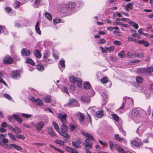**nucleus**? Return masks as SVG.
Here are the masks:
<instances>
[{"instance_id": "obj_1", "label": "nucleus", "mask_w": 153, "mask_h": 153, "mask_svg": "<svg viewBox=\"0 0 153 153\" xmlns=\"http://www.w3.org/2000/svg\"><path fill=\"white\" fill-rule=\"evenodd\" d=\"M67 124H62L60 126L61 131H59V134L61 136L65 138V143L69 142L68 139L70 138L71 136L69 134L67 133L68 131V127L66 126Z\"/></svg>"}, {"instance_id": "obj_2", "label": "nucleus", "mask_w": 153, "mask_h": 153, "mask_svg": "<svg viewBox=\"0 0 153 153\" xmlns=\"http://www.w3.org/2000/svg\"><path fill=\"white\" fill-rule=\"evenodd\" d=\"M58 117L60 120L62 124H67V120L66 118L67 115L65 114H63L62 113H59L58 114Z\"/></svg>"}, {"instance_id": "obj_3", "label": "nucleus", "mask_w": 153, "mask_h": 153, "mask_svg": "<svg viewBox=\"0 0 153 153\" xmlns=\"http://www.w3.org/2000/svg\"><path fill=\"white\" fill-rule=\"evenodd\" d=\"M76 6V4L72 1H70L65 5V8L68 10H71Z\"/></svg>"}, {"instance_id": "obj_4", "label": "nucleus", "mask_w": 153, "mask_h": 153, "mask_svg": "<svg viewBox=\"0 0 153 153\" xmlns=\"http://www.w3.org/2000/svg\"><path fill=\"white\" fill-rule=\"evenodd\" d=\"M78 103L77 101L74 99H71L69 100V102L66 104L67 106L69 107L76 106V105Z\"/></svg>"}, {"instance_id": "obj_5", "label": "nucleus", "mask_w": 153, "mask_h": 153, "mask_svg": "<svg viewBox=\"0 0 153 153\" xmlns=\"http://www.w3.org/2000/svg\"><path fill=\"white\" fill-rule=\"evenodd\" d=\"M3 62L5 64H11L13 63V59L10 56H6L4 58Z\"/></svg>"}, {"instance_id": "obj_6", "label": "nucleus", "mask_w": 153, "mask_h": 153, "mask_svg": "<svg viewBox=\"0 0 153 153\" xmlns=\"http://www.w3.org/2000/svg\"><path fill=\"white\" fill-rule=\"evenodd\" d=\"M77 117L80 123H82L85 119V117L83 113L81 112H78L77 114Z\"/></svg>"}, {"instance_id": "obj_7", "label": "nucleus", "mask_w": 153, "mask_h": 153, "mask_svg": "<svg viewBox=\"0 0 153 153\" xmlns=\"http://www.w3.org/2000/svg\"><path fill=\"white\" fill-rule=\"evenodd\" d=\"M36 130L38 131H41L44 126V123L42 121H40L37 124L33 125Z\"/></svg>"}, {"instance_id": "obj_8", "label": "nucleus", "mask_w": 153, "mask_h": 153, "mask_svg": "<svg viewBox=\"0 0 153 153\" xmlns=\"http://www.w3.org/2000/svg\"><path fill=\"white\" fill-rule=\"evenodd\" d=\"M21 53L22 55L24 56H28L30 54V51L26 48L22 49L21 51Z\"/></svg>"}, {"instance_id": "obj_9", "label": "nucleus", "mask_w": 153, "mask_h": 153, "mask_svg": "<svg viewBox=\"0 0 153 153\" xmlns=\"http://www.w3.org/2000/svg\"><path fill=\"white\" fill-rule=\"evenodd\" d=\"M148 123L149 122H148L143 123L142 125L139 126V128L141 129L143 131H145L149 127Z\"/></svg>"}, {"instance_id": "obj_10", "label": "nucleus", "mask_w": 153, "mask_h": 153, "mask_svg": "<svg viewBox=\"0 0 153 153\" xmlns=\"http://www.w3.org/2000/svg\"><path fill=\"white\" fill-rule=\"evenodd\" d=\"M12 77L14 79L19 77L20 76V73L16 70H15L11 73Z\"/></svg>"}, {"instance_id": "obj_11", "label": "nucleus", "mask_w": 153, "mask_h": 153, "mask_svg": "<svg viewBox=\"0 0 153 153\" xmlns=\"http://www.w3.org/2000/svg\"><path fill=\"white\" fill-rule=\"evenodd\" d=\"M131 114L132 117H135L138 116L140 115V111L137 109H134L131 112Z\"/></svg>"}, {"instance_id": "obj_12", "label": "nucleus", "mask_w": 153, "mask_h": 153, "mask_svg": "<svg viewBox=\"0 0 153 153\" xmlns=\"http://www.w3.org/2000/svg\"><path fill=\"white\" fill-rule=\"evenodd\" d=\"M123 7L126 11H128L129 10H132L133 6L132 4L130 3H128L125 5H124Z\"/></svg>"}, {"instance_id": "obj_13", "label": "nucleus", "mask_w": 153, "mask_h": 153, "mask_svg": "<svg viewBox=\"0 0 153 153\" xmlns=\"http://www.w3.org/2000/svg\"><path fill=\"white\" fill-rule=\"evenodd\" d=\"M13 117L19 123L21 124L22 123V120L18 115L17 114H13Z\"/></svg>"}, {"instance_id": "obj_14", "label": "nucleus", "mask_w": 153, "mask_h": 153, "mask_svg": "<svg viewBox=\"0 0 153 153\" xmlns=\"http://www.w3.org/2000/svg\"><path fill=\"white\" fill-rule=\"evenodd\" d=\"M48 132L49 134L52 137H54L56 136L55 132L51 127H50L48 128Z\"/></svg>"}, {"instance_id": "obj_15", "label": "nucleus", "mask_w": 153, "mask_h": 153, "mask_svg": "<svg viewBox=\"0 0 153 153\" xmlns=\"http://www.w3.org/2000/svg\"><path fill=\"white\" fill-rule=\"evenodd\" d=\"M70 127L71 131H74L76 128H78V126L76 124H73L71 123L70 125Z\"/></svg>"}, {"instance_id": "obj_16", "label": "nucleus", "mask_w": 153, "mask_h": 153, "mask_svg": "<svg viewBox=\"0 0 153 153\" xmlns=\"http://www.w3.org/2000/svg\"><path fill=\"white\" fill-rule=\"evenodd\" d=\"M66 149L68 151L71 153H79L76 150L71 147H67Z\"/></svg>"}, {"instance_id": "obj_17", "label": "nucleus", "mask_w": 153, "mask_h": 153, "mask_svg": "<svg viewBox=\"0 0 153 153\" xmlns=\"http://www.w3.org/2000/svg\"><path fill=\"white\" fill-rule=\"evenodd\" d=\"M39 22L37 21L35 26V29L37 33L40 35H41V32L39 26Z\"/></svg>"}, {"instance_id": "obj_18", "label": "nucleus", "mask_w": 153, "mask_h": 153, "mask_svg": "<svg viewBox=\"0 0 153 153\" xmlns=\"http://www.w3.org/2000/svg\"><path fill=\"white\" fill-rule=\"evenodd\" d=\"M35 56L37 58H41L42 54L38 49H36L34 53Z\"/></svg>"}, {"instance_id": "obj_19", "label": "nucleus", "mask_w": 153, "mask_h": 153, "mask_svg": "<svg viewBox=\"0 0 153 153\" xmlns=\"http://www.w3.org/2000/svg\"><path fill=\"white\" fill-rule=\"evenodd\" d=\"M11 146L15 148L17 150L21 151L23 149V148L22 147L16 144L12 143L11 144Z\"/></svg>"}, {"instance_id": "obj_20", "label": "nucleus", "mask_w": 153, "mask_h": 153, "mask_svg": "<svg viewBox=\"0 0 153 153\" xmlns=\"http://www.w3.org/2000/svg\"><path fill=\"white\" fill-rule=\"evenodd\" d=\"M81 99L82 101L85 102H90V98L86 96H83L81 97Z\"/></svg>"}, {"instance_id": "obj_21", "label": "nucleus", "mask_w": 153, "mask_h": 153, "mask_svg": "<svg viewBox=\"0 0 153 153\" xmlns=\"http://www.w3.org/2000/svg\"><path fill=\"white\" fill-rule=\"evenodd\" d=\"M128 23L136 29H137L139 28V26L138 24L134 22L129 21L128 22Z\"/></svg>"}, {"instance_id": "obj_22", "label": "nucleus", "mask_w": 153, "mask_h": 153, "mask_svg": "<svg viewBox=\"0 0 153 153\" xmlns=\"http://www.w3.org/2000/svg\"><path fill=\"white\" fill-rule=\"evenodd\" d=\"M96 115L97 117L99 118H100L102 117L103 115V112L102 111H97L96 114Z\"/></svg>"}, {"instance_id": "obj_23", "label": "nucleus", "mask_w": 153, "mask_h": 153, "mask_svg": "<svg viewBox=\"0 0 153 153\" xmlns=\"http://www.w3.org/2000/svg\"><path fill=\"white\" fill-rule=\"evenodd\" d=\"M92 143H83L82 145L84 146V149L85 150L91 148L92 147Z\"/></svg>"}, {"instance_id": "obj_24", "label": "nucleus", "mask_w": 153, "mask_h": 153, "mask_svg": "<svg viewBox=\"0 0 153 153\" xmlns=\"http://www.w3.org/2000/svg\"><path fill=\"white\" fill-rule=\"evenodd\" d=\"M43 101L42 100L39 98L36 99L35 102L36 105L40 106H42L43 105Z\"/></svg>"}, {"instance_id": "obj_25", "label": "nucleus", "mask_w": 153, "mask_h": 153, "mask_svg": "<svg viewBox=\"0 0 153 153\" xmlns=\"http://www.w3.org/2000/svg\"><path fill=\"white\" fill-rule=\"evenodd\" d=\"M131 143L135 147L140 146L141 145V143H139L135 140L131 141Z\"/></svg>"}, {"instance_id": "obj_26", "label": "nucleus", "mask_w": 153, "mask_h": 153, "mask_svg": "<svg viewBox=\"0 0 153 153\" xmlns=\"http://www.w3.org/2000/svg\"><path fill=\"white\" fill-rule=\"evenodd\" d=\"M111 116L113 119L116 122H118L119 121V117L118 116L115 114H111Z\"/></svg>"}, {"instance_id": "obj_27", "label": "nucleus", "mask_w": 153, "mask_h": 153, "mask_svg": "<svg viewBox=\"0 0 153 153\" xmlns=\"http://www.w3.org/2000/svg\"><path fill=\"white\" fill-rule=\"evenodd\" d=\"M54 142L56 143L59 145L61 146H62L64 145V142L61 140H56L54 141Z\"/></svg>"}, {"instance_id": "obj_28", "label": "nucleus", "mask_w": 153, "mask_h": 153, "mask_svg": "<svg viewBox=\"0 0 153 153\" xmlns=\"http://www.w3.org/2000/svg\"><path fill=\"white\" fill-rule=\"evenodd\" d=\"M36 68L38 71L41 72L43 71L44 70L43 66L41 64H38L36 65Z\"/></svg>"}, {"instance_id": "obj_29", "label": "nucleus", "mask_w": 153, "mask_h": 153, "mask_svg": "<svg viewBox=\"0 0 153 153\" xmlns=\"http://www.w3.org/2000/svg\"><path fill=\"white\" fill-rule=\"evenodd\" d=\"M118 56L121 58H123L125 57V53L124 51H122L119 52L118 54Z\"/></svg>"}, {"instance_id": "obj_30", "label": "nucleus", "mask_w": 153, "mask_h": 153, "mask_svg": "<svg viewBox=\"0 0 153 153\" xmlns=\"http://www.w3.org/2000/svg\"><path fill=\"white\" fill-rule=\"evenodd\" d=\"M49 146L51 147L53 149L59 152H60L61 153H64V151H63L60 149H59L55 147V146H54L51 144H49Z\"/></svg>"}, {"instance_id": "obj_31", "label": "nucleus", "mask_w": 153, "mask_h": 153, "mask_svg": "<svg viewBox=\"0 0 153 153\" xmlns=\"http://www.w3.org/2000/svg\"><path fill=\"white\" fill-rule=\"evenodd\" d=\"M90 84L88 82H85L84 84V87L86 89H88L90 87Z\"/></svg>"}, {"instance_id": "obj_32", "label": "nucleus", "mask_w": 153, "mask_h": 153, "mask_svg": "<svg viewBox=\"0 0 153 153\" xmlns=\"http://www.w3.org/2000/svg\"><path fill=\"white\" fill-rule=\"evenodd\" d=\"M26 62L27 63L30 64L33 66L35 65V62L34 61L30 58H29L26 60Z\"/></svg>"}, {"instance_id": "obj_33", "label": "nucleus", "mask_w": 153, "mask_h": 153, "mask_svg": "<svg viewBox=\"0 0 153 153\" xmlns=\"http://www.w3.org/2000/svg\"><path fill=\"white\" fill-rule=\"evenodd\" d=\"M115 140L120 142H121L123 141V139L119 137L118 134H115L114 136Z\"/></svg>"}, {"instance_id": "obj_34", "label": "nucleus", "mask_w": 153, "mask_h": 153, "mask_svg": "<svg viewBox=\"0 0 153 153\" xmlns=\"http://www.w3.org/2000/svg\"><path fill=\"white\" fill-rule=\"evenodd\" d=\"M100 81L103 84L106 83L108 82V78L107 77H105L102 78L100 79Z\"/></svg>"}, {"instance_id": "obj_35", "label": "nucleus", "mask_w": 153, "mask_h": 153, "mask_svg": "<svg viewBox=\"0 0 153 153\" xmlns=\"http://www.w3.org/2000/svg\"><path fill=\"white\" fill-rule=\"evenodd\" d=\"M140 44H142L144 46L146 47H148L149 45V43L148 41H145L143 40H141Z\"/></svg>"}, {"instance_id": "obj_36", "label": "nucleus", "mask_w": 153, "mask_h": 153, "mask_svg": "<svg viewBox=\"0 0 153 153\" xmlns=\"http://www.w3.org/2000/svg\"><path fill=\"white\" fill-rule=\"evenodd\" d=\"M13 131L16 133H20L22 131V130L19 128L18 127L16 126H15Z\"/></svg>"}, {"instance_id": "obj_37", "label": "nucleus", "mask_w": 153, "mask_h": 153, "mask_svg": "<svg viewBox=\"0 0 153 153\" xmlns=\"http://www.w3.org/2000/svg\"><path fill=\"white\" fill-rule=\"evenodd\" d=\"M127 56L129 58H132L135 57L134 54L131 52H128L127 53Z\"/></svg>"}, {"instance_id": "obj_38", "label": "nucleus", "mask_w": 153, "mask_h": 153, "mask_svg": "<svg viewBox=\"0 0 153 153\" xmlns=\"http://www.w3.org/2000/svg\"><path fill=\"white\" fill-rule=\"evenodd\" d=\"M136 80L137 83H140L142 82L143 81V78L140 76H137L136 78Z\"/></svg>"}, {"instance_id": "obj_39", "label": "nucleus", "mask_w": 153, "mask_h": 153, "mask_svg": "<svg viewBox=\"0 0 153 153\" xmlns=\"http://www.w3.org/2000/svg\"><path fill=\"white\" fill-rule=\"evenodd\" d=\"M16 137L18 139H20L22 140H24L25 139V137L23 135H19L18 134H16Z\"/></svg>"}, {"instance_id": "obj_40", "label": "nucleus", "mask_w": 153, "mask_h": 153, "mask_svg": "<svg viewBox=\"0 0 153 153\" xmlns=\"http://www.w3.org/2000/svg\"><path fill=\"white\" fill-rule=\"evenodd\" d=\"M44 102L47 103H50L51 102V97H45L44 98Z\"/></svg>"}, {"instance_id": "obj_41", "label": "nucleus", "mask_w": 153, "mask_h": 153, "mask_svg": "<svg viewBox=\"0 0 153 153\" xmlns=\"http://www.w3.org/2000/svg\"><path fill=\"white\" fill-rule=\"evenodd\" d=\"M114 47L113 46H111L109 47H105V48L106 49V51L108 52L113 51L114 49Z\"/></svg>"}, {"instance_id": "obj_42", "label": "nucleus", "mask_w": 153, "mask_h": 153, "mask_svg": "<svg viewBox=\"0 0 153 153\" xmlns=\"http://www.w3.org/2000/svg\"><path fill=\"white\" fill-rule=\"evenodd\" d=\"M86 136V137L89 138V139L93 140L94 141L95 139L94 138V137L90 134L89 133H87V134H85Z\"/></svg>"}, {"instance_id": "obj_43", "label": "nucleus", "mask_w": 153, "mask_h": 153, "mask_svg": "<svg viewBox=\"0 0 153 153\" xmlns=\"http://www.w3.org/2000/svg\"><path fill=\"white\" fill-rule=\"evenodd\" d=\"M45 16L47 19L48 20H51L52 19V17L50 13L48 12L46 13H45Z\"/></svg>"}, {"instance_id": "obj_44", "label": "nucleus", "mask_w": 153, "mask_h": 153, "mask_svg": "<svg viewBox=\"0 0 153 153\" xmlns=\"http://www.w3.org/2000/svg\"><path fill=\"white\" fill-rule=\"evenodd\" d=\"M8 135L14 141H15L16 140V138L15 135L13 134L9 133L8 134Z\"/></svg>"}, {"instance_id": "obj_45", "label": "nucleus", "mask_w": 153, "mask_h": 153, "mask_svg": "<svg viewBox=\"0 0 153 153\" xmlns=\"http://www.w3.org/2000/svg\"><path fill=\"white\" fill-rule=\"evenodd\" d=\"M77 86L79 88H81L82 86V80L80 79L77 80Z\"/></svg>"}, {"instance_id": "obj_46", "label": "nucleus", "mask_w": 153, "mask_h": 153, "mask_svg": "<svg viewBox=\"0 0 153 153\" xmlns=\"http://www.w3.org/2000/svg\"><path fill=\"white\" fill-rule=\"evenodd\" d=\"M72 145L74 147L76 148H79L81 147L80 146L76 144V143L74 141L72 142Z\"/></svg>"}, {"instance_id": "obj_47", "label": "nucleus", "mask_w": 153, "mask_h": 153, "mask_svg": "<svg viewBox=\"0 0 153 153\" xmlns=\"http://www.w3.org/2000/svg\"><path fill=\"white\" fill-rule=\"evenodd\" d=\"M153 72V67H149L146 70V72L148 74H150Z\"/></svg>"}, {"instance_id": "obj_48", "label": "nucleus", "mask_w": 153, "mask_h": 153, "mask_svg": "<svg viewBox=\"0 0 153 153\" xmlns=\"http://www.w3.org/2000/svg\"><path fill=\"white\" fill-rule=\"evenodd\" d=\"M134 55H135V57H140V58H143V53L140 54L138 53H135Z\"/></svg>"}, {"instance_id": "obj_49", "label": "nucleus", "mask_w": 153, "mask_h": 153, "mask_svg": "<svg viewBox=\"0 0 153 153\" xmlns=\"http://www.w3.org/2000/svg\"><path fill=\"white\" fill-rule=\"evenodd\" d=\"M65 61L62 60H61L59 62V64L61 65V66L63 68H65Z\"/></svg>"}, {"instance_id": "obj_50", "label": "nucleus", "mask_w": 153, "mask_h": 153, "mask_svg": "<svg viewBox=\"0 0 153 153\" xmlns=\"http://www.w3.org/2000/svg\"><path fill=\"white\" fill-rule=\"evenodd\" d=\"M33 144L39 147L41 146H42L43 145H45V144L44 143H34Z\"/></svg>"}, {"instance_id": "obj_51", "label": "nucleus", "mask_w": 153, "mask_h": 153, "mask_svg": "<svg viewBox=\"0 0 153 153\" xmlns=\"http://www.w3.org/2000/svg\"><path fill=\"white\" fill-rule=\"evenodd\" d=\"M109 143L110 144V148L111 150H113L114 146V144L113 143V142L111 140L109 141Z\"/></svg>"}, {"instance_id": "obj_52", "label": "nucleus", "mask_w": 153, "mask_h": 153, "mask_svg": "<svg viewBox=\"0 0 153 153\" xmlns=\"http://www.w3.org/2000/svg\"><path fill=\"white\" fill-rule=\"evenodd\" d=\"M22 116L26 118H29L31 117V115L29 114L24 113L22 114Z\"/></svg>"}, {"instance_id": "obj_53", "label": "nucleus", "mask_w": 153, "mask_h": 153, "mask_svg": "<svg viewBox=\"0 0 153 153\" xmlns=\"http://www.w3.org/2000/svg\"><path fill=\"white\" fill-rule=\"evenodd\" d=\"M106 42V40L104 39H102L99 40V42H98V44H103L105 43Z\"/></svg>"}, {"instance_id": "obj_54", "label": "nucleus", "mask_w": 153, "mask_h": 153, "mask_svg": "<svg viewBox=\"0 0 153 153\" xmlns=\"http://www.w3.org/2000/svg\"><path fill=\"white\" fill-rule=\"evenodd\" d=\"M70 79L73 83H75L76 82V79L74 76L70 77Z\"/></svg>"}, {"instance_id": "obj_55", "label": "nucleus", "mask_w": 153, "mask_h": 153, "mask_svg": "<svg viewBox=\"0 0 153 153\" xmlns=\"http://www.w3.org/2000/svg\"><path fill=\"white\" fill-rule=\"evenodd\" d=\"M12 146H11V144L8 145L6 143L4 148L5 149H12Z\"/></svg>"}, {"instance_id": "obj_56", "label": "nucleus", "mask_w": 153, "mask_h": 153, "mask_svg": "<svg viewBox=\"0 0 153 153\" xmlns=\"http://www.w3.org/2000/svg\"><path fill=\"white\" fill-rule=\"evenodd\" d=\"M3 96L4 97L9 100H10L11 99V97L9 95L7 94H4Z\"/></svg>"}, {"instance_id": "obj_57", "label": "nucleus", "mask_w": 153, "mask_h": 153, "mask_svg": "<svg viewBox=\"0 0 153 153\" xmlns=\"http://www.w3.org/2000/svg\"><path fill=\"white\" fill-rule=\"evenodd\" d=\"M118 152L119 153H126L124 150L122 148H118Z\"/></svg>"}, {"instance_id": "obj_58", "label": "nucleus", "mask_w": 153, "mask_h": 153, "mask_svg": "<svg viewBox=\"0 0 153 153\" xmlns=\"http://www.w3.org/2000/svg\"><path fill=\"white\" fill-rule=\"evenodd\" d=\"M114 44L115 45L119 46L121 45V42L119 41L115 40L114 42Z\"/></svg>"}, {"instance_id": "obj_59", "label": "nucleus", "mask_w": 153, "mask_h": 153, "mask_svg": "<svg viewBox=\"0 0 153 153\" xmlns=\"http://www.w3.org/2000/svg\"><path fill=\"white\" fill-rule=\"evenodd\" d=\"M61 20L60 19H53V23L56 24H57L60 23Z\"/></svg>"}, {"instance_id": "obj_60", "label": "nucleus", "mask_w": 153, "mask_h": 153, "mask_svg": "<svg viewBox=\"0 0 153 153\" xmlns=\"http://www.w3.org/2000/svg\"><path fill=\"white\" fill-rule=\"evenodd\" d=\"M5 11L8 13H10L12 10L11 8L8 7H6L5 8Z\"/></svg>"}, {"instance_id": "obj_61", "label": "nucleus", "mask_w": 153, "mask_h": 153, "mask_svg": "<svg viewBox=\"0 0 153 153\" xmlns=\"http://www.w3.org/2000/svg\"><path fill=\"white\" fill-rule=\"evenodd\" d=\"M16 6L15 8L16 9L18 8L20 5V3L19 1H17L15 2Z\"/></svg>"}, {"instance_id": "obj_62", "label": "nucleus", "mask_w": 153, "mask_h": 153, "mask_svg": "<svg viewBox=\"0 0 153 153\" xmlns=\"http://www.w3.org/2000/svg\"><path fill=\"white\" fill-rule=\"evenodd\" d=\"M0 82L2 83L4 85H7V84L5 81L2 78L0 77Z\"/></svg>"}, {"instance_id": "obj_63", "label": "nucleus", "mask_w": 153, "mask_h": 153, "mask_svg": "<svg viewBox=\"0 0 153 153\" xmlns=\"http://www.w3.org/2000/svg\"><path fill=\"white\" fill-rule=\"evenodd\" d=\"M119 25L123 27H128V25L127 24H123L121 22L119 23Z\"/></svg>"}, {"instance_id": "obj_64", "label": "nucleus", "mask_w": 153, "mask_h": 153, "mask_svg": "<svg viewBox=\"0 0 153 153\" xmlns=\"http://www.w3.org/2000/svg\"><path fill=\"white\" fill-rule=\"evenodd\" d=\"M2 141L3 142L5 143H8V140L5 138H3L2 140Z\"/></svg>"}]
</instances>
